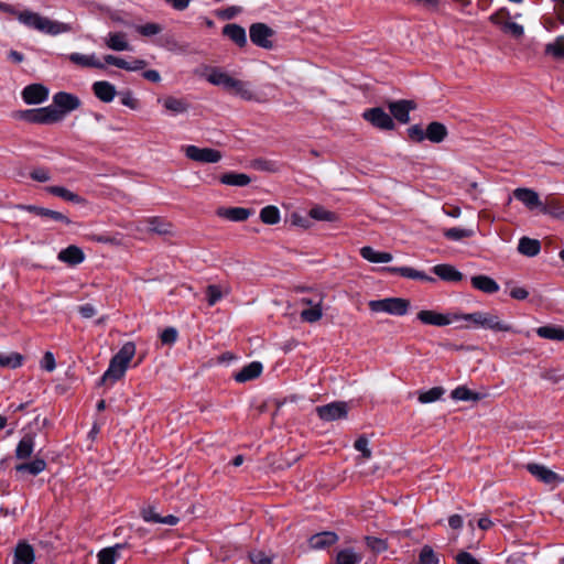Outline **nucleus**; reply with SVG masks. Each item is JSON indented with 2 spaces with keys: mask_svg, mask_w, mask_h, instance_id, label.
<instances>
[{
  "mask_svg": "<svg viewBox=\"0 0 564 564\" xmlns=\"http://www.w3.org/2000/svg\"><path fill=\"white\" fill-rule=\"evenodd\" d=\"M458 322H467V325H459L458 328H482L492 332H511L512 326L503 322L495 312L476 311L469 314L457 312Z\"/></svg>",
  "mask_w": 564,
  "mask_h": 564,
  "instance_id": "obj_1",
  "label": "nucleus"
},
{
  "mask_svg": "<svg viewBox=\"0 0 564 564\" xmlns=\"http://www.w3.org/2000/svg\"><path fill=\"white\" fill-rule=\"evenodd\" d=\"M15 18L25 26L48 35H58L72 30V28L66 23L51 20L30 10L17 12Z\"/></svg>",
  "mask_w": 564,
  "mask_h": 564,
  "instance_id": "obj_2",
  "label": "nucleus"
},
{
  "mask_svg": "<svg viewBox=\"0 0 564 564\" xmlns=\"http://www.w3.org/2000/svg\"><path fill=\"white\" fill-rule=\"evenodd\" d=\"M134 355V343L127 341L123 344L120 350L111 358L108 369L100 379L101 383L113 384L116 381L120 380L124 376Z\"/></svg>",
  "mask_w": 564,
  "mask_h": 564,
  "instance_id": "obj_3",
  "label": "nucleus"
},
{
  "mask_svg": "<svg viewBox=\"0 0 564 564\" xmlns=\"http://www.w3.org/2000/svg\"><path fill=\"white\" fill-rule=\"evenodd\" d=\"M368 306L375 313H388L390 315L403 316L410 308V301L402 297H387L372 300L368 303Z\"/></svg>",
  "mask_w": 564,
  "mask_h": 564,
  "instance_id": "obj_4",
  "label": "nucleus"
},
{
  "mask_svg": "<svg viewBox=\"0 0 564 564\" xmlns=\"http://www.w3.org/2000/svg\"><path fill=\"white\" fill-rule=\"evenodd\" d=\"M17 118L30 123L51 124L61 121V113L53 106H47L19 111Z\"/></svg>",
  "mask_w": 564,
  "mask_h": 564,
  "instance_id": "obj_5",
  "label": "nucleus"
},
{
  "mask_svg": "<svg viewBox=\"0 0 564 564\" xmlns=\"http://www.w3.org/2000/svg\"><path fill=\"white\" fill-rule=\"evenodd\" d=\"M227 91L230 94L246 100V101H254V102H268L270 100L267 93L257 91L250 83L243 82L237 78H232Z\"/></svg>",
  "mask_w": 564,
  "mask_h": 564,
  "instance_id": "obj_6",
  "label": "nucleus"
},
{
  "mask_svg": "<svg viewBox=\"0 0 564 564\" xmlns=\"http://www.w3.org/2000/svg\"><path fill=\"white\" fill-rule=\"evenodd\" d=\"M416 318L424 325L437 327L458 323L457 312L441 313L434 310H421L416 314Z\"/></svg>",
  "mask_w": 564,
  "mask_h": 564,
  "instance_id": "obj_7",
  "label": "nucleus"
},
{
  "mask_svg": "<svg viewBox=\"0 0 564 564\" xmlns=\"http://www.w3.org/2000/svg\"><path fill=\"white\" fill-rule=\"evenodd\" d=\"M183 152L187 159L199 163H217L223 158L218 150L196 145H186L183 148Z\"/></svg>",
  "mask_w": 564,
  "mask_h": 564,
  "instance_id": "obj_8",
  "label": "nucleus"
},
{
  "mask_svg": "<svg viewBox=\"0 0 564 564\" xmlns=\"http://www.w3.org/2000/svg\"><path fill=\"white\" fill-rule=\"evenodd\" d=\"M82 101L77 96L66 91H59L53 96L52 106L61 113V121L67 113L78 109Z\"/></svg>",
  "mask_w": 564,
  "mask_h": 564,
  "instance_id": "obj_9",
  "label": "nucleus"
},
{
  "mask_svg": "<svg viewBox=\"0 0 564 564\" xmlns=\"http://www.w3.org/2000/svg\"><path fill=\"white\" fill-rule=\"evenodd\" d=\"M362 118L378 129H381V130L394 129L393 119L391 118V116L389 113H387L380 107L367 109L366 111H364Z\"/></svg>",
  "mask_w": 564,
  "mask_h": 564,
  "instance_id": "obj_10",
  "label": "nucleus"
},
{
  "mask_svg": "<svg viewBox=\"0 0 564 564\" xmlns=\"http://www.w3.org/2000/svg\"><path fill=\"white\" fill-rule=\"evenodd\" d=\"M250 40L257 46L262 48L271 50L273 42L271 37L273 35L272 29L264 23H254L250 26Z\"/></svg>",
  "mask_w": 564,
  "mask_h": 564,
  "instance_id": "obj_11",
  "label": "nucleus"
},
{
  "mask_svg": "<svg viewBox=\"0 0 564 564\" xmlns=\"http://www.w3.org/2000/svg\"><path fill=\"white\" fill-rule=\"evenodd\" d=\"M316 412L324 421H334L347 416L348 406L346 402L337 401L326 405L317 406Z\"/></svg>",
  "mask_w": 564,
  "mask_h": 564,
  "instance_id": "obj_12",
  "label": "nucleus"
},
{
  "mask_svg": "<svg viewBox=\"0 0 564 564\" xmlns=\"http://www.w3.org/2000/svg\"><path fill=\"white\" fill-rule=\"evenodd\" d=\"M36 433L29 431L23 434L14 449V456L18 460L29 459L35 448Z\"/></svg>",
  "mask_w": 564,
  "mask_h": 564,
  "instance_id": "obj_13",
  "label": "nucleus"
},
{
  "mask_svg": "<svg viewBox=\"0 0 564 564\" xmlns=\"http://www.w3.org/2000/svg\"><path fill=\"white\" fill-rule=\"evenodd\" d=\"M18 209L25 210L29 213H33L42 218H47L54 221L64 223L66 225H69L72 221L70 219L64 215L63 213L52 210L48 208L40 207L36 205H18Z\"/></svg>",
  "mask_w": 564,
  "mask_h": 564,
  "instance_id": "obj_14",
  "label": "nucleus"
},
{
  "mask_svg": "<svg viewBox=\"0 0 564 564\" xmlns=\"http://www.w3.org/2000/svg\"><path fill=\"white\" fill-rule=\"evenodd\" d=\"M513 197L521 202L528 209L533 210L539 208L541 210L542 200L539 194L527 187H518L513 191Z\"/></svg>",
  "mask_w": 564,
  "mask_h": 564,
  "instance_id": "obj_15",
  "label": "nucleus"
},
{
  "mask_svg": "<svg viewBox=\"0 0 564 564\" xmlns=\"http://www.w3.org/2000/svg\"><path fill=\"white\" fill-rule=\"evenodd\" d=\"M48 97V89L41 84H32L22 90V98L28 105L44 102Z\"/></svg>",
  "mask_w": 564,
  "mask_h": 564,
  "instance_id": "obj_16",
  "label": "nucleus"
},
{
  "mask_svg": "<svg viewBox=\"0 0 564 564\" xmlns=\"http://www.w3.org/2000/svg\"><path fill=\"white\" fill-rule=\"evenodd\" d=\"M527 469L531 475L546 485H556L557 482L562 481L561 477L556 473L549 469L544 465L528 464Z\"/></svg>",
  "mask_w": 564,
  "mask_h": 564,
  "instance_id": "obj_17",
  "label": "nucleus"
},
{
  "mask_svg": "<svg viewBox=\"0 0 564 564\" xmlns=\"http://www.w3.org/2000/svg\"><path fill=\"white\" fill-rule=\"evenodd\" d=\"M416 105L411 100H398L389 104L391 115L401 123L410 121V111L415 109Z\"/></svg>",
  "mask_w": 564,
  "mask_h": 564,
  "instance_id": "obj_18",
  "label": "nucleus"
},
{
  "mask_svg": "<svg viewBox=\"0 0 564 564\" xmlns=\"http://www.w3.org/2000/svg\"><path fill=\"white\" fill-rule=\"evenodd\" d=\"M162 102L165 111L170 115L177 116L188 111L191 105L185 98H178L175 96H166L159 99Z\"/></svg>",
  "mask_w": 564,
  "mask_h": 564,
  "instance_id": "obj_19",
  "label": "nucleus"
},
{
  "mask_svg": "<svg viewBox=\"0 0 564 564\" xmlns=\"http://www.w3.org/2000/svg\"><path fill=\"white\" fill-rule=\"evenodd\" d=\"M216 214L217 216L230 221H245L253 214V212L243 207H221L217 209Z\"/></svg>",
  "mask_w": 564,
  "mask_h": 564,
  "instance_id": "obj_20",
  "label": "nucleus"
},
{
  "mask_svg": "<svg viewBox=\"0 0 564 564\" xmlns=\"http://www.w3.org/2000/svg\"><path fill=\"white\" fill-rule=\"evenodd\" d=\"M540 212L553 218L564 220V204L555 197L547 196L542 203Z\"/></svg>",
  "mask_w": 564,
  "mask_h": 564,
  "instance_id": "obj_21",
  "label": "nucleus"
},
{
  "mask_svg": "<svg viewBox=\"0 0 564 564\" xmlns=\"http://www.w3.org/2000/svg\"><path fill=\"white\" fill-rule=\"evenodd\" d=\"M263 370V366L259 361H252L245 366L240 371L234 375L237 382H247L258 378Z\"/></svg>",
  "mask_w": 564,
  "mask_h": 564,
  "instance_id": "obj_22",
  "label": "nucleus"
},
{
  "mask_svg": "<svg viewBox=\"0 0 564 564\" xmlns=\"http://www.w3.org/2000/svg\"><path fill=\"white\" fill-rule=\"evenodd\" d=\"M58 260L69 265H76L85 260V254L77 246H68L58 253Z\"/></svg>",
  "mask_w": 564,
  "mask_h": 564,
  "instance_id": "obj_23",
  "label": "nucleus"
},
{
  "mask_svg": "<svg viewBox=\"0 0 564 564\" xmlns=\"http://www.w3.org/2000/svg\"><path fill=\"white\" fill-rule=\"evenodd\" d=\"M94 94L98 99L104 102H110L113 100L117 91L116 87L106 80L96 82L93 84Z\"/></svg>",
  "mask_w": 564,
  "mask_h": 564,
  "instance_id": "obj_24",
  "label": "nucleus"
},
{
  "mask_svg": "<svg viewBox=\"0 0 564 564\" xmlns=\"http://www.w3.org/2000/svg\"><path fill=\"white\" fill-rule=\"evenodd\" d=\"M46 462L41 457H35L29 463H21L15 466L17 473L29 474L32 476H37L42 471L46 469Z\"/></svg>",
  "mask_w": 564,
  "mask_h": 564,
  "instance_id": "obj_25",
  "label": "nucleus"
},
{
  "mask_svg": "<svg viewBox=\"0 0 564 564\" xmlns=\"http://www.w3.org/2000/svg\"><path fill=\"white\" fill-rule=\"evenodd\" d=\"M105 44L108 48L113 51H128L130 50L127 34L123 32H111L105 37Z\"/></svg>",
  "mask_w": 564,
  "mask_h": 564,
  "instance_id": "obj_26",
  "label": "nucleus"
},
{
  "mask_svg": "<svg viewBox=\"0 0 564 564\" xmlns=\"http://www.w3.org/2000/svg\"><path fill=\"white\" fill-rule=\"evenodd\" d=\"M432 271L447 282H458L463 279V274L451 264L434 265Z\"/></svg>",
  "mask_w": 564,
  "mask_h": 564,
  "instance_id": "obj_27",
  "label": "nucleus"
},
{
  "mask_svg": "<svg viewBox=\"0 0 564 564\" xmlns=\"http://www.w3.org/2000/svg\"><path fill=\"white\" fill-rule=\"evenodd\" d=\"M223 33L240 47L247 44L246 30L238 24L232 23L225 25Z\"/></svg>",
  "mask_w": 564,
  "mask_h": 564,
  "instance_id": "obj_28",
  "label": "nucleus"
},
{
  "mask_svg": "<svg viewBox=\"0 0 564 564\" xmlns=\"http://www.w3.org/2000/svg\"><path fill=\"white\" fill-rule=\"evenodd\" d=\"M142 518L147 522H154L167 525H175L180 519L173 514L161 517L153 508H147L142 510Z\"/></svg>",
  "mask_w": 564,
  "mask_h": 564,
  "instance_id": "obj_29",
  "label": "nucleus"
},
{
  "mask_svg": "<svg viewBox=\"0 0 564 564\" xmlns=\"http://www.w3.org/2000/svg\"><path fill=\"white\" fill-rule=\"evenodd\" d=\"M34 558V550L30 544L23 542L17 545L13 564H32Z\"/></svg>",
  "mask_w": 564,
  "mask_h": 564,
  "instance_id": "obj_30",
  "label": "nucleus"
},
{
  "mask_svg": "<svg viewBox=\"0 0 564 564\" xmlns=\"http://www.w3.org/2000/svg\"><path fill=\"white\" fill-rule=\"evenodd\" d=\"M69 61L76 65L82 67H95L102 69L105 68V64L100 62L95 55H85L80 53H72L68 56Z\"/></svg>",
  "mask_w": 564,
  "mask_h": 564,
  "instance_id": "obj_31",
  "label": "nucleus"
},
{
  "mask_svg": "<svg viewBox=\"0 0 564 564\" xmlns=\"http://www.w3.org/2000/svg\"><path fill=\"white\" fill-rule=\"evenodd\" d=\"M471 284L475 289L488 294L496 293L499 290L498 283L487 275H475L471 278Z\"/></svg>",
  "mask_w": 564,
  "mask_h": 564,
  "instance_id": "obj_32",
  "label": "nucleus"
},
{
  "mask_svg": "<svg viewBox=\"0 0 564 564\" xmlns=\"http://www.w3.org/2000/svg\"><path fill=\"white\" fill-rule=\"evenodd\" d=\"M360 254L364 259H366L372 263H387L393 259L391 253L380 252V251L375 250L371 247H362L360 249Z\"/></svg>",
  "mask_w": 564,
  "mask_h": 564,
  "instance_id": "obj_33",
  "label": "nucleus"
},
{
  "mask_svg": "<svg viewBox=\"0 0 564 564\" xmlns=\"http://www.w3.org/2000/svg\"><path fill=\"white\" fill-rule=\"evenodd\" d=\"M425 134L431 142L440 143L446 138L447 129L443 123L434 121L427 126Z\"/></svg>",
  "mask_w": 564,
  "mask_h": 564,
  "instance_id": "obj_34",
  "label": "nucleus"
},
{
  "mask_svg": "<svg viewBox=\"0 0 564 564\" xmlns=\"http://www.w3.org/2000/svg\"><path fill=\"white\" fill-rule=\"evenodd\" d=\"M540 241L528 237L521 238L518 245L519 252L528 257L536 256L540 252Z\"/></svg>",
  "mask_w": 564,
  "mask_h": 564,
  "instance_id": "obj_35",
  "label": "nucleus"
},
{
  "mask_svg": "<svg viewBox=\"0 0 564 564\" xmlns=\"http://www.w3.org/2000/svg\"><path fill=\"white\" fill-rule=\"evenodd\" d=\"M46 191L50 194L61 197L67 202H72V203H76V204L84 203V199L79 195H77L76 193H74L63 186H48V187H46Z\"/></svg>",
  "mask_w": 564,
  "mask_h": 564,
  "instance_id": "obj_36",
  "label": "nucleus"
},
{
  "mask_svg": "<svg viewBox=\"0 0 564 564\" xmlns=\"http://www.w3.org/2000/svg\"><path fill=\"white\" fill-rule=\"evenodd\" d=\"M538 336L545 339L563 341L564 340V328L560 326H541L536 329Z\"/></svg>",
  "mask_w": 564,
  "mask_h": 564,
  "instance_id": "obj_37",
  "label": "nucleus"
},
{
  "mask_svg": "<svg viewBox=\"0 0 564 564\" xmlns=\"http://www.w3.org/2000/svg\"><path fill=\"white\" fill-rule=\"evenodd\" d=\"M389 271L395 272L400 274L401 276L408 278V279H414V280H423L429 282H434V279L432 276L426 275L422 271H417L410 267H401V268H389Z\"/></svg>",
  "mask_w": 564,
  "mask_h": 564,
  "instance_id": "obj_38",
  "label": "nucleus"
},
{
  "mask_svg": "<svg viewBox=\"0 0 564 564\" xmlns=\"http://www.w3.org/2000/svg\"><path fill=\"white\" fill-rule=\"evenodd\" d=\"M220 182L230 186H247L251 178L245 173H226L220 176Z\"/></svg>",
  "mask_w": 564,
  "mask_h": 564,
  "instance_id": "obj_39",
  "label": "nucleus"
},
{
  "mask_svg": "<svg viewBox=\"0 0 564 564\" xmlns=\"http://www.w3.org/2000/svg\"><path fill=\"white\" fill-rule=\"evenodd\" d=\"M337 535L333 532H322L313 535L310 539V544L313 549H323L336 542Z\"/></svg>",
  "mask_w": 564,
  "mask_h": 564,
  "instance_id": "obj_40",
  "label": "nucleus"
},
{
  "mask_svg": "<svg viewBox=\"0 0 564 564\" xmlns=\"http://www.w3.org/2000/svg\"><path fill=\"white\" fill-rule=\"evenodd\" d=\"M232 78L234 77H231L229 74H227L218 68H213L207 75V80L210 84L216 85V86H221L226 90L229 87V84Z\"/></svg>",
  "mask_w": 564,
  "mask_h": 564,
  "instance_id": "obj_41",
  "label": "nucleus"
},
{
  "mask_svg": "<svg viewBox=\"0 0 564 564\" xmlns=\"http://www.w3.org/2000/svg\"><path fill=\"white\" fill-rule=\"evenodd\" d=\"M491 21H494L495 23L500 24L501 25V30L505 33H508V34L512 35L513 37L519 39L524 33L523 26L518 24V23H516V22H511V21H503L502 22L496 15L491 17Z\"/></svg>",
  "mask_w": 564,
  "mask_h": 564,
  "instance_id": "obj_42",
  "label": "nucleus"
},
{
  "mask_svg": "<svg viewBox=\"0 0 564 564\" xmlns=\"http://www.w3.org/2000/svg\"><path fill=\"white\" fill-rule=\"evenodd\" d=\"M451 397L457 401H479L482 398L481 394L471 391L465 386L454 389Z\"/></svg>",
  "mask_w": 564,
  "mask_h": 564,
  "instance_id": "obj_43",
  "label": "nucleus"
},
{
  "mask_svg": "<svg viewBox=\"0 0 564 564\" xmlns=\"http://www.w3.org/2000/svg\"><path fill=\"white\" fill-rule=\"evenodd\" d=\"M260 219L263 224L275 225L281 219L280 210L276 206L269 205L260 210Z\"/></svg>",
  "mask_w": 564,
  "mask_h": 564,
  "instance_id": "obj_44",
  "label": "nucleus"
},
{
  "mask_svg": "<svg viewBox=\"0 0 564 564\" xmlns=\"http://www.w3.org/2000/svg\"><path fill=\"white\" fill-rule=\"evenodd\" d=\"M23 357L19 352H0V367L15 369L22 365Z\"/></svg>",
  "mask_w": 564,
  "mask_h": 564,
  "instance_id": "obj_45",
  "label": "nucleus"
},
{
  "mask_svg": "<svg viewBox=\"0 0 564 564\" xmlns=\"http://www.w3.org/2000/svg\"><path fill=\"white\" fill-rule=\"evenodd\" d=\"M148 230L159 235H166L171 231V225L159 217H150L145 219Z\"/></svg>",
  "mask_w": 564,
  "mask_h": 564,
  "instance_id": "obj_46",
  "label": "nucleus"
},
{
  "mask_svg": "<svg viewBox=\"0 0 564 564\" xmlns=\"http://www.w3.org/2000/svg\"><path fill=\"white\" fill-rule=\"evenodd\" d=\"M308 214L313 219L321 221H336L338 219L335 213L321 206L313 207Z\"/></svg>",
  "mask_w": 564,
  "mask_h": 564,
  "instance_id": "obj_47",
  "label": "nucleus"
},
{
  "mask_svg": "<svg viewBox=\"0 0 564 564\" xmlns=\"http://www.w3.org/2000/svg\"><path fill=\"white\" fill-rule=\"evenodd\" d=\"M115 66L128 72H137L143 69L147 66V62L143 59H133L131 62H127L126 59L117 56Z\"/></svg>",
  "mask_w": 564,
  "mask_h": 564,
  "instance_id": "obj_48",
  "label": "nucleus"
},
{
  "mask_svg": "<svg viewBox=\"0 0 564 564\" xmlns=\"http://www.w3.org/2000/svg\"><path fill=\"white\" fill-rule=\"evenodd\" d=\"M545 53L554 58H564V36H558L545 46Z\"/></svg>",
  "mask_w": 564,
  "mask_h": 564,
  "instance_id": "obj_49",
  "label": "nucleus"
},
{
  "mask_svg": "<svg viewBox=\"0 0 564 564\" xmlns=\"http://www.w3.org/2000/svg\"><path fill=\"white\" fill-rule=\"evenodd\" d=\"M323 316L322 305L321 303L314 304L312 307L307 310H303L301 313V318L307 323H315L319 321Z\"/></svg>",
  "mask_w": 564,
  "mask_h": 564,
  "instance_id": "obj_50",
  "label": "nucleus"
},
{
  "mask_svg": "<svg viewBox=\"0 0 564 564\" xmlns=\"http://www.w3.org/2000/svg\"><path fill=\"white\" fill-rule=\"evenodd\" d=\"M444 394V389L442 387H434L427 391H423L419 393V401L421 403H432L442 398Z\"/></svg>",
  "mask_w": 564,
  "mask_h": 564,
  "instance_id": "obj_51",
  "label": "nucleus"
},
{
  "mask_svg": "<svg viewBox=\"0 0 564 564\" xmlns=\"http://www.w3.org/2000/svg\"><path fill=\"white\" fill-rule=\"evenodd\" d=\"M120 547L121 546L118 544V545H116L113 547H107V549L101 550L98 553V562H99V564H115L116 560H117V551Z\"/></svg>",
  "mask_w": 564,
  "mask_h": 564,
  "instance_id": "obj_52",
  "label": "nucleus"
},
{
  "mask_svg": "<svg viewBox=\"0 0 564 564\" xmlns=\"http://www.w3.org/2000/svg\"><path fill=\"white\" fill-rule=\"evenodd\" d=\"M206 293H207V301H208V305L209 306H213L215 305L218 301L221 300V297L224 296V294H228L229 293V290L226 289L225 292H223V290L220 289V286L218 285H215V284H210L207 286L206 289Z\"/></svg>",
  "mask_w": 564,
  "mask_h": 564,
  "instance_id": "obj_53",
  "label": "nucleus"
},
{
  "mask_svg": "<svg viewBox=\"0 0 564 564\" xmlns=\"http://www.w3.org/2000/svg\"><path fill=\"white\" fill-rule=\"evenodd\" d=\"M360 556L351 550H344L337 554L335 564H358Z\"/></svg>",
  "mask_w": 564,
  "mask_h": 564,
  "instance_id": "obj_54",
  "label": "nucleus"
},
{
  "mask_svg": "<svg viewBox=\"0 0 564 564\" xmlns=\"http://www.w3.org/2000/svg\"><path fill=\"white\" fill-rule=\"evenodd\" d=\"M420 564H438V557L431 546L424 545L419 556Z\"/></svg>",
  "mask_w": 564,
  "mask_h": 564,
  "instance_id": "obj_55",
  "label": "nucleus"
},
{
  "mask_svg": "<svg viewBox=\"0 0 564 564\" xmlns=\"http://www.w3.org/2000/svg\"><path fill=\"white\" fill-rule=\"evenodd\" d=\"M354 447L361 453V457L364 460L369 459L371 457V449L369 448V441L361 436L356 440Z\"/></svg>",
  "mask_w": 564,
  "mask_h": 564,
  "instance_id": "obj_56",
  "label": "nucleus"
},
{
  "mask_svg": "<svg viewBox=\"0 0 564 564\" xmlns=\"http://www.w3.org/2000/svg\"><path fill=\"white\" fill-rule=\"evenodd\" d=\"M445 237L452 240H460L473 236V230L462 228H449L444 232Z\"/></svg>",
  "mask_w": 564,
  "mask_h": 564,
  "instance_id": "obj_57",
  "label": "nucleus"
},
{
  "mask_svg": "<svg viewBox=\"0 0 564 564\" xmlns=\"http://www.w3.org/2000/svg\"><path fill=\"white\" fill-rule=\"evenodd\" d=\"M137 31L144 36H152L159 34L162 31V28L156 23H147L144 25H139Z\"/></svg>",
  "mask_w": 564,
  "mask_h": 564,
  "instance_id": "obj_58",
  "label": "nucleus"
},
{
  "mask_svg": "<svg viewBox=\"0 0 564 564\" xmlns=\"http://www.w3.org/2000/svg\"><path fill=\"white\" fill-rule=\"evenodd\" d=\"M408 134L409 138L414 142H422L424 139H426L425 131L419 124L410 127L408 129Z\"/></svg>",
  "mask_w": 564,
  "mask_h": 564,
  "instance_id": "obj_59",
  "label": "nucleus"
},
{
  "mask_svg": "<svg viewBox=\"0 0 564 564\" xmlns=\"http://www.w3.org/2000/svg\"><path fill=\"white\" fill-rule=\"evenodd\" d=\"M177 330L174 327H167L161 333V341L165 345H173L177 339Z\"/></svg>",
  "mask_w": 564,
  "mask_h": 564,
  "instance_id": "obj_60",
  "label": "nucleus"
},
{
  "mask_svg": "<svg viewBox=\"0 0 564 564\" xmlns=\"http://www.w3.org/2000/svg\"><path fill=\"white\" fill-rule=\"evenodd\" d=\"M249 558L253 564H271L272 558L262 551H252Z\"/></svg>",
  "mask_w": 564,
  "mask_h": 564,
  "instance_id": "obj_61",
  "label": "nucleus"
},
{
  "mask_svg": "<svg viewBox=\"0 0 564 564\" xmlns=\"http://www.w3.org/2000/svg\"><path fill=\"white\" fill-rule=\"evenodd\" d=\"M457 564H480V562L466 551H460L455 556Z\"/></svg>",
  "mask_w": 564,
  "mask_h": 564,
  "instance_id": "obj_62",
  "label": "nucleus"
},
{
  "mask_svg": "<svg viewBox=\"0 0 564 564\" xmlns=\"http://www.w3.org/2000/svg\"><path fill=\"white\" fill-rule=\"evenodd\" d=\"M41 367L48 372H51L55 369V367H56L55 358L51 351H46L44 354V356L41 360Z\"/></svg>",
  "mask_w": 564,
  "mask_h": 564,
  "instance_id": "obj_63",
  "label": "nucleus"
},
{
  "mask_svg": "<svg viewBox=\"0 0 564 564\" xmlns=\"http://www.w3.org/2000/svg\"><path fill=\"white\" fill-rule=\"evenodd\" d=\"M32 180L37 182H48L51 180V174L46 169H35L30 173Z\"/></svg>",
  "mask_w": 564,
  "mask_h": 564,
  "instance_id": "obj_64",
  "label": "nucleus"
}]
</instances>
